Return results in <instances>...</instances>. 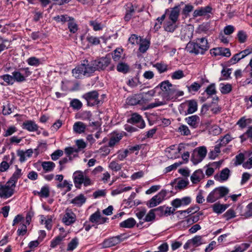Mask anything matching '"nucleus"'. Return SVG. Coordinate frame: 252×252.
Instances as JSON below:
<instances>
[{
  "mask_svg": "<svg viewBox=\"0 0 252 252\" xmlns=\"http://www.w3.org/2000/svg\"><path fill=\"white\" fill-rule=\"evenodd\" d=\"M191 202V198L189 196L182 198H176L171 202V205L175 208H177L182 206H187Z\"/></svg>",
  "mask_w": 252,
  "mask_h": 252,
  "instance_id": "f3484780",
  "label": "nucleus"
},
{
  "mask_svg": "<svg viewBox=\"0 0 252 252\" xmlns=\"http://www.w3.org/2000/svg\"><path fill=\"white\" fill-rule=\"evenodd\" d=\"M211 54L215 56L221 55L224 57H229L231 56L230 50L229 48H217L211 50Z\"/></svg>",
  "mask_w": 252,
  "mask_h": 252,
  "instance_id": "412c9836",
  "label": "nucleus"
},
{
  "mask_svg": "<svg viewBox=\"0 0 252 252\" xmlns=\"http://www.w3.org/2000/svg\"><path fill=\"white\" fill-rule=\"evenodd\" d=\"M83 98L87 101L89 106H92L102 103L98 98V93L96 91H91L84 94Z\"/></svg>",
  "mask_w": 252,
  "mask_h": 252,
  "instance_id": "9b49d317",
  "label": "nucleus"
},
{
  "mask_svg": "<svg viewBox=\"0 0 252 252\" xmlns=\"http://www.w3.org/2000/svg\"><path fill=\"white\" fill-rule=\"evenodd\" d=\"M185 120L189 125L194 128L197 127L200 122L199 117L196 115L188 117Z\"/></svg>",
  "mask_w": 252,
  "mask_h": 252,
  "instance_id": "a878e982",
  "label": "nucleus"
},
{
  "mask_svg": "<svg viewBox=\"0 0 252 252\" xmlns=\"http://www.w3.org/2000/svg\"><path fill=\"white\" fill-rule=\"evenodd\" d=\"M251 122V120L243 117L239 120L237 123V125L239 126L241 128H244L246 127L248 124H250Z\"/></svg>",
  "mask_w": 252,
  "mask_h": 252,
  "instance_id": "3c124183",
  "label": "nucleus"
},
{
  "mask_svg": "<svg viewBox=\"0 0 252 252\" xmlns=\"http://www.w3.org/2000/svg\"><path fill=\"white\" fill-rule=\"evenodd\" d=\"M167 193L168 192L166 190L162 189L147 202V205L149 208H153L157 206L164 200Z\"/></svg>",
  "mask_w": 252,
  "mask_h": 252,
  "instance_id": "9d476101",
  "label": "nucleus"
},
{
  "mask_svg": "<svg viewBox=\"0 0 252 252\" xmlns=\"http://www.w3.org/2000/svg\"><path fill=\"white\" fill-rule=\"evenodd\" d=\"M243 216L246 218H252V202L246 206Z\"/></svg>",
  "mask_w": 252,
  "mask_h": 252,
  "instance_id": "5fc2aeb1",
  "label": "nucleus"
},
{
  "mask_svg": "<svg viewBox=\"0 0 252 252\" xmlns=\"http://www.w3.org/2000/svg\"><path fill=\"white\" fill-rule=\"evenodd\" d=\"M136 222L133 218H130L121 222L120 223V226L122 228H131L135 226Z\"/></svg>",
  "mask_w": 252,
  "mask_h": 252,
  "instance_id": "2f4dec72",
  "label": "nucleus"
},
{
  "mask_svg": "<svg viewBox=\"0 0 252 252\" xmlns=\"http://www.w3.org/2000/svg\"><path fill=\"white\" fill-rule=\"evenodd\" d=\"M126 12L124 17L126 21H129L132 18L133 13L135 12V8L131 3H127L126 5Z\"/></svg>",
  "mask_w": 252,
  "mask_h": 252,
  "instance_id": "c85d7f7f",
  "label": "nucleus"
},
{
  "mask_svg": "<svg viewBox=\"0 0 252 252\" xmlns=\"http://www.w3.org/2000/svg\"><path fill=\"white\" fill-rule=\"evenodd\" d=\"M123 52V49L121 48H118L116 49L112 54V58L113 60L115 62L120 61Z\"/></svg>",
  "mask_w": 252,
  "mask_h": 252,
  "instance_id": "37998d69",
  "label": "nucleus"
},
{
  "mask_svg": "<svg viewBox=\"0 0 252 252\" xmlns=\"http://www.w3.org/2000/svg\"><path fill=\"white\" fill-rule=\"evenodd\" d=\"M159 73H163L167 70V65L163 63H157L154 65Z\"/></svg>",
  "mask_w": 252,
  "mask_h": 252,
  "instance_id": "69168bd1",
  "label": "nucleus"
},
{
  "mask_svg": "<svg viewBox=\"0 0 252 252\" xmlns=\"http://www.w3.org/2000/svg\"><path fill=\"white\" fill-rule=\"evenodd\" d=\"M70 106L74 109L79 110L82 107V103L79 99L75 98L70 101Z\"/></svg>",
  "mask_w": 252,
  "mask_h": 252,
  "instance_id": "603ef678",
  "label": "nucleus"
},
{
  "mask_svg": "<svg viewBox=\"0 0 252 252\" xmlns=\"http://www.w3.org/2000/svg\"><path fill=\"white\" fill-rule=\"evenodd\" d=\"M205 92L209 95L215 94L217 93L215 84L214 83H212L208 86L205 90Z\"/></svg>",
  "mask_w": 252,
  "mask_h": 252,
  "instance_id": "bf43d9fd",
  "label": "nucleus"
},
{
  "mask_svg": "<svg viewBox=\"0 0 252 252\" xmlns=\"http://www.w3.org/2000/svg\"><path fill=\"white\" fill-rule=\"evenodd\" d=\"M182 163L183 162L180 161L175 162V163L166 167L164 169V172L167 173L171 172L172 170H176L177 167L180 166L181 164H182Z\"/></svg>",
  "mask_w": 252,
  "mask_h": 252,
  "instance_id": "680f3d73",
  "label": "nucleus"
},
{
  "mask_svg": "<svg viewBox=\"0 0 252 252\" xmlns=\"http://www.w3.org/2000/svg\"><path fill=\"white\" fill-rule=\"evenodd\" d=\"M221 147L219 145V143H217V144L214 147V149L209 153V157L211 159H215L219 154L220 152V148Z\"/></svg>",
  "mask_w": 252,
  "mask_h": 252,
  "instance_id": "a19ab883",
  "label": "nucleus"
},
{
  "mask_svg": "<svg viewBox=\"0 0 252 252\" xmlns=\"http://www.w3.org/2000/svg\"><path fill=\"white\" fill-rule=\"evenodd\" d=\"M33 193L42 198H47L50 194L49 188L47 186H43L41 188L40 191H34Z\"/></svg>",
  "mask_w": 252,
  "mask_h": 252,
  "instance_id": "7c9ffc66",
  "label": "nucleus"
},
{
  "mask_svg": "<svg viewBox=\"0 0 252 252\" xmlns=\"http://www.w3.org/2000/svg\"><path fill=\"white\" fill-rule=\"evenodd\" d=\"M178 131L183 135L188 136L190 134L189 127L184 125H181L179 127Z\"/></svg>",
  "mask_w": 252,
  "mask_h": 252,
  "instance_id": "4d7b16f0",
  "label": "nucleus"
},
{
  "mask_svg": "<svg viewBox=\"0 0 252 252\" xmlns=\"http://www.w3.org/2000/svg\"><path fill=\"white\" fill-rule=\"evenodd\" d=\"M240 138L242 142L248 139H250V141L252 140V126H248L246 132L241 135Z\"/></svg>",
  "mask_w": 252,
  "mask_h": 252,
  "instance_id": "f704fd0d",
  "label": "nucleus"
},
{
  "mask_svg": "<svg viewBox=\"0 0 252 252\" xmlns=\"http://www.w3.org/2000/svg\"><path fill=\"white\" fill-rule=\"evenodd\" d=\"M209 48V43L205 37L198 38L192 42H189L186 49L190 53L195 55L204 54Z\"/></svg>",
  "mask_w": 252,
  "mask_h": 252,
  "instance_id": "f03ea898",
  "label": "nucleus"
},
{
  "mask_svg": "<svg viewBox=\"0 0 252 252\" xmlns=\"http://www.w3.org/2000/svg\"><path fill=\"white\" fill-rule=\"evenodd\" d=\"M180 4L176 5L171 9L170 14L169 15V21H167L164 26L165 31L169 32H173L176 29V23L178 21L180 12Z\"/></svg>",
  "mask_w": 252,
  "mask_h": 252,
  "instance_id": "7ed1b4c3",
  "label": "nucleus"
},
{
  "mask_svg": "<svg viewBox=\"0 0 252 252\" xmlns=\"http://www.w3.org/2000/svg\"><path fill=\"white\" fill-rule=\"evenodd\" d=\"M87 40L91 45H96L100 43L99 39L95 36H88L87 37Z\"/></svg>",
  "mask_w": 252,
  "mask_h": 252,
  "instance_id": "774afa93",
  "label": "nucleus"
},
{
  "mask_svg": "<svg viewBox=\"0 0 252 252\" xmlns=\"http://www.w3.org/2000/svg\"><path fill=\"white\" fill-rule=\"evenodd\" d=\"M248 36L246 32L243 31H240L237 33V38L238 41L241 43L245 42L247 40Z\"/></svg>",
  "mask_w": 252,
  "mask_h": 252,
  "instance_id": "6e6d98bb",
  "label": "nucleus"
},
{
  "mask_svg": "<svg viewBox=\"0 0 252 252\" xmlns=\"http://www.w3.org/2000/svg\"><path fill=\"white\" fill-rule=\"evenodd\" d=\"M10 41L6 39H2L0 43V53L9 47Z\"/></svg>",
  "mask_w": 252,
  "mask_h": 252,
  "instance_id": "0e129e2a",
  "label": "nucleus"
},
{
  "mask_svg": "<svg viewBox=\"0 0 252 252\" xmlns=\"http://www.w3.org/2000/svg\"><path fill=\"white\" fill-rule=\"evenodd\" d=\"M212 8L210 6L205 7H201L195 10L193 13L194 17L199 16H204L207 15L208 14L211 13Z\"/></svg>",
  "mask_w": 252,
  "mask_h": 252,
  "instance_id": "aec40b11",
  "label": "nucleus"
},
{
  "mask_svg": "<svg viewBox=\"0 0 252 252\" xmlns=\"http://www.w3.org/2000/svg\"><path fill=\"white\" fill-rule=\"evenodd\" d=\"M156 213L154 209L149 211L148 213L145 215V218L143 219L144 221L149 222L154 220L155 219Z\"/></svg>",
  "mask_w": 252,
  "mask_h": 252,
  "instance_id": "49530a36",
  "label": "nucleus"
},
{
  "mask_svg": "<svg viewBox=\"0 0 252 252\" xmlns=\"http://www.w3.org/2000/svg\"><path fill=\"white\" fill-rule=\"evenodd\" d=\"M75 144L77 147V148H76V149L77 150L78 152L85 149L87 146L86 143L83 139L77 140L75 142Z\"/></svg>",
  "mask_w": 252,
  "mask_h": 252,
  "instance_id": "e2e57ef3",
  "label": "nucleus"
},
{
  "mask_svg": "<svg viewBox=\"0 0 252 252\" xmlns=\"http://www.w3.org/2000/svg\"><path fill=\"white\" fill-rule=\"evenodd\" d=\"M15 167V171L13 173L12 176L7 181V182L9 183L13 186H15V187H16V183H17L18 179H19L22 175L21 169H19L17 165H16Z\"/></svg>",
  "mask_w": 252,
  "mask_h": 252,
  "instance_id": "b1692460",
  "label": "nucleus"
},
{
  "mask_svg": "<svg viewBox=\"0 0 252 252\" xmlns=\"http://www.w3.org/2000/svg\"><path fill=\"white\" fill-rule=\"evenodd\" d=\"M207 150L205 146H202L196 148L191 156V161L194 164H197L201 162L206 157Z\"/></svg>",
  "mask_w": 252,
  "mask_h": 252,
  "instance_id": "0eeeda50",
  "label": "nucleus"
},
{
  "mask_svg": "<svg viewBox=\"0 0 252 252\" xmlns=\"http://www.w3.org/2000/svg\"><path fill=\"white\" fill-rule=\"evenodd\" d=\"M232 89V85L230 84L220 83V90L221 94H227L231 92Z\"/></svg>",
  "mask_w": 252,
  "mask_h": 252,
  "instance_id": "4c0bfd02",
  "label": "nucleus"
},
{
  "mask_svg": "<svg viewBox=\"0 0 252 252\" xmlns=\"http://www.w3.org/2000/svg\"><path fill=\"white\" fill-rule=\"evenodd\" d=\"M76 221V215L70 209H66L62 218V221L66 225H69Z\"/></svg>",
  "mask_w": 252,
  "mask_h": 252,
  "instance_id": "2eb2a0df",
  "label": "nucleus"
},
{
  "mask_svg": "<svg viewBox=\"0 0 252 252\" xmlns=\"http://www.w3.org/2000/svg\"><path fill=\"white\" fill-rule=\"evenodd\" d=\"M185 76L183 71L178 70L173 72L171 75V78L174 80L180 79Z\"/></svg>",
  "mask_w": 252,
  "mask_h": 252,
  "instance_id": "864d4df0",
  "label": "nucleus"
},
{
  "mask_svg": "<svg viewBox=\"0 0 252 252\" xmlns=\"http://www.w3.org/2000/svg\"><path fill=\"white\" fill-rule=\"evenodd\" d=\"M117 70L120 72L126 73L129 70V66L125 63L121 62L117 65Z\"/></svg>",
  "mask_w": 252,
  "mask_h": 252,
  "instance_id": "79ce46f5",
  "label": "nucleus"
},
{
  "mask_svg": "<svg viewBox=\"0 0 252 252\" xmlns=\"http://www.w3.org/2000/svg\"><path fill=\"white\" fill-rule=\"evenodd\" d=\"M123 135L121 133H113L111 134L110 140L108 143V146L110 147H113L117 144L122 139Z\"/></svg>",
  "mask_w": 252,
  "mask_h": 252,
  "instance_id": "cd10ccee",
  "label": "nucleus"
},
{
  "mask_svg": "<svg viewBox=\"0 0 252 252\" xmlns=\"http://www.w3.org/2000/svg\"><path fill=\"white\" fill-rule=\"evenodd\" d=\"M86 200V198L83 194H80L70 201V203L77 206H82Z\"/></svg>",
  "mask_w": 252,
  "mask_h": 252,
  "instance_id": "c756f323",
  "label": "nucleus"
},
{
  "mask_svg": "<svg viewBox=\"0 0 252 252\" xmlns=\"http://www.w3.org/2000/svg\"><path fill=\"white\" fill-rule=\"evenodd\" d=\"M73 186L71 182L68 181L66 180H63V182H61L57 185V187L58 189L66 188V191L68 192L71 190Z\"/></svg>",
  "mask_w": 252,
  "mask_h": 252,
  "instance_id": "c9c22d12",
  "label": "nucleus"
},
{
  "mask_svg": "<svg viewBox=\"0 0 252 252\" xmlns=\"http://www.w3.org/2000/svg\"><path fill=\"white\" fill-rule=\"evenodd\" d=\"M181 107L187 109L185 115L190 114L194 113L197 110V103L194 100H189L181 104Z\"/></svg>",
  "mask_w": 252,
  "mask_h": 252,
  "instance_id": "ddd939ff",
  "label": "nucleus"
},
{
  "mask_svg": "<svg viewBox=\"0 0 252 252\" xmlns=\"http://www.w3.org/2000/svg\"><path fill=\"white\" fill-rule=\"evenodd\" d=\"M230 176V170L228 168L222 169L219 175H216L215 178L219 181L223 182L226 181Z\"/></svg>",
  "mask_w": 252,
  "mask_h": 252,
  "instance_id": "393cba45",
  "label": "nucleus"
},
{
  "mask_svg": "<svg viewBox=\"0 0 252 252\" xmlns=\"http://www.w3.org/2000/svg\"><path fill=\"white\" fill-rule=\"evenodd\" d=\"M15 187L8 182L4 185L0 184V197L4 199L10 197L14 192Z\"/></svg>",
  "mask_w": 252,
  "mask_h": 252,
  "instance_id": "f8f14e48",
  "label": "nucleus"
},
{
  "mask_svg": "<svg viewBox=\"0 0 252 252\" xmlns=\"http://www.w3.org/2000/svg\"><path fill=\"white\" fill-rule=\"evenodd\" d=\"M72 17H69L67 15H58L54 18V20L58 22H62L64 23L65 22H69Z\"/></svg>",
  "mask_w": 252,
  "mask_h": 252,
  "instance_id": "a18cd8bd",
  "label": "nucleus"
},
{
  "mask_svg": "<svg viewBox=\"0 0 252 252\" xmlns=\"http://www.w3.org/2000/svg\"><path fill=\"white\" fill-rule=\"evenodd\" d=\"M242 59H243V57L239 52L233 55V57L230 59L228 63L230 64H234Z\"/></svg>",
  "mask_w": 252,
  "mask_h": 252,
  "instance_id": "13d9d810",
  "label": "nucleus"
},
{
  "mask_svg": "<svg viewBox=\"0 0 252 252\" xmlns=\"http://www.w3.org/2000/svg\"><path fill=\"white\" fill-rule=\"evenodd\" d=\"M128 122L133 124H137L138 126L142 128H144L145 124L142 117L137 113L132 114L130 119L128 120Z\"/></svg>",
  "mask_w": 252,
  "mask_h": 252,
  "instance_id": "a211bd4d",
  "label": "nucleus"
},
{
  "mask_svg": "<svg viewBox=\"0 0 252 252\" xmlns=\"http://www.w3.org/2000/svg\"><path fill=\"white\" fill-rule=\"evenodd\" d=\"M68 28L69 32L73 33H75L77 31L78 26L73 18H72L68 23Z\"/></svg>",
  "mask_w": 252,
  "mask_h": 252,
  "instance_id": "c03bdc74",
  "label": "nucleus"
},
{
  "mask_svg": "<svg viewBox=\"0 0 252 252\" xmlns=\"http://www.w3.org/2000/svg\"><path fill=\"white\" fill-rule=\"evenodd\" d=\"M228 204H220L219 203H215L213 205L212 208L213 211L217 214H221L223 213L228 207Z\"/></svg>",
  "mask_w": 252,
  "mask_h": 252,
  "instance_id": "473e14b6",
  "label": "nucleus"
},
{
  "mask_svg": "<svg viewBox=\"0 0 252 252\" xmlns=\"http://www.w3.org/2000/svg\"><path fill=\"white\" fill-rule=\"evenodd\" d=\"M72 178L75 187L77 189H80L82 184L85 187H88L92 184L90 178L80 170L75 171L73 174Z\"/></svg>",
  "mask_w": 252,
  "mask_h": 252,
  "instance_id": "20e7f679",
  "label": "nucleus"
},
{
  "mask_svg": "<svg viewBox=\"0 0 252 252\" xmlns=\"http://www.w3.org/2000/svg\"><path fill=\"white\" fill-rule=\"evenodd\" d=\"M41 166L45 172L52 171L55 167V163L52 161H43Z\"/></svg>",
  "mask_w": 252,
  "mask_h": 252,
  "instance_id": "72a5a7b5",
  "label": "nucleus"
},
{
  "mask_svg": "<svg viewBox=\"0 0 252 252\" xmlns=\"http://www.w3.org/2000/svg\"><path fill=\"white\" fill-rule=\"evenodd\" d=\"M122 235H120L104 240L102 243L103 247L110 248L117 245L122 241Z\"/></svg>",
  "mask_w": 252,
  "mask_h": 252,
  "instance_id": "dca6fc26",
  "label": "nucleus"
},
{
  "mask_svg": "<svg viewBox=\"0 0 252 252\" xmlns=\"http://www.w3.org/2000/svg\"><path fill=\"white\" fill-rule=\"evenodd\" d=\"M73 76L76 78H79L82 75H89L93 73V70L90 68V64L87 61H84L83 63L76 67L72 70Z\"/></svg>",
  "mask_w": 252,
  "mask_h": 252,
  "instance_id": "423d86ee",
  "label": "nucleus"
},
{
  "mask_svg": "<svg viewBox=\"0 0 252 252\" xmlns=\"http://www.w3.org/2000/svg\"><path fill=\"white\" fill-rule=\"evenodd\" d=\"M32 74L29 67L20 68L12 73L13 81L17 82H23L26 80V78Z\"/></svg>",
  "mask_w": 252,
  "mask_h": 252,
  "instance_id": "6e6552de",
  "label": "nucleus"
},
{
  "mask_svg": "<svg viewBox=\"0 0 252 252\" xmlns=\"http://www.w3.org/2000/svg\"><path fill=\"white\" fill-rule=\"evenodd\" d=\"M66 237V235H60L57 236L55 239L51 241L50 247L52 248H55L58 245H60L61 242Z\"/></svg>",
  "mask_w": 252,
  "mask_h": 252,
  "instance_id": "58836bf2",
  "label": "nucleus"
},
{
  "mask_svg": "<svg viewBox=\"0 0 252 252\" xmlns=\"http://www.w3.org/2000/svg\"><path fill=\"white\" fill-rule=\"evenodd\" d=\"M189 240L193 248L198 247L202 244V237L201 236H195L193 238Z\"/></svg>",
  "mask_w": 252,
  "mask_h": 252,
  "instance_id": "8fccbe9b",
  "label": "nucleus"
},
{
  "mask_svg": "<svg viewBox=\"0 0 252 252\" xmlns=\"http://www.w3.org/2000/svg\"><path fill=\"white\" fill-rule=\"evenodd\" d=\"M27 62L30 65L35 66H37L40 63V60L34 57H32L29 58L27 60Z\"/></svg>",
  "mask_w": 252,
  "mask_h": 252,
  "instance_id": "052dcab7",
  "label": "nucleus"
},
{
  "mask_svg": "<svg viewBox=\"0 0 252 252\" xmlns=\"http://www.w3.org/2000/svg\"><path fill=\"white\" fill-rule=\"evenodd\" d=\"M110 58L105 57L93 61L91 64H90V68L93 70V73L96 70L104 69L110 63Z\"/></svg>",
  "mask_w": 252,
  "mask_h": 252,
  "instance_id": "1a4fd4ad",
  "label": "nucleus"
},
{
  "mask_svg": "<svg viewBox=\"0 0 252 252\" xmlns=\"http://www.w3.org/2000/svg\"><path fill=\"white\" fill-rule=\"evenodd\" d=\"M229 192V189L224 187L215 188L208 195L206 200L209 203H213L220 198H222Z\"/></svg>",
  "mask_w": 252,
  "mask_h": 252,
  "instance_id": "39448f33",
  "label": "nucleus"
},
{
  "mask_svg": "<svg viewBox=\"0 0 252 252\" xmlns=\"http://www.w3.org/2000/svg\"><path fill=\"white\" fill-rule=\"evenodd\" d=\"M64 152L65 154L67 156H71V155H73V157H77L78 156V151L76 149V147H66L64 149Z\"/></svg>",
  "mask_w": 252,
  "mask_h": 252,
  "instance_id": "de8ad7c7",
  "label": "nucleus"
},
{
  "mask_svg": "<svg viewBox=\"0 0 252 252\" xmlns=\"http://www.w3.org/2000/svg\"><path fill=\"white\" fill-rule=\"evenodd\" d=\"M87 128V126L81 121L75 122L73 126V131L77 134L85 133Z\"/></svg>",
  "mask_w": 252,
  "mask_h": 252,
  "instance_id": "4be33fe9",
  "label": "nucleus"
},
{
  "mask_svg": "<svg viewBox=\"0 0 252 252\" xmlns=\"http://www.w3.org/2000/svg\"><path fill=\"white\" fill-rule=\"evenodd\" d=\"M107 220L108 218L102 217L99 211H97L93 214L90 217V220L91 222L98 224L105 223Z\"/></svg>",
  "mask_w": 252,
  "mask_h": 252,
  "instance_id": "6ab92c4d",
  "label": "nucleus"
},
{
  "mask_svg": "<svg viewBox=\"0 0 252 252\" xmlns=\"http://www.w3.org/2000/svg\"><path fill=\"white\" fill-rule=\"evenodd\" d=\"M159 86L161 90V95L166 100L176 99L179 96L184 95L183 91L178 90L177 87L169 81L162 82Z\"/></svg>",
  "mask_w": 252,
  "mask_h": 252,
  "instance_id": "f257e3e1",
  "label": "nucleus"
},
{
  "mask_svg": "<svg viewBox=\"0 0 252 252\" xmlns=\"http://www.w3.org/2000/svg\"><path fill=\"white\" fill-rule=\"evenodd\" d=\"M202 215V213L199 212L189 216L186 220L187 223L191 224L198 221L200 220V217Z\"/></svg>",
  "mask_w": 252,
  "mask_h": 252,
  "instance_id": "ea45409f",
  "label": "nucleus"
},
{
  "mask_svg": "<svg viewBox=\"0 0 252 252\" xmlns=\"http://www.w3.org/2000/svg\"><path fill=\"white\" fill-rule=\"evenodd\" d=\"M205 176L201 169H198L195 171L190 176V181L193 184L198 183L204 178Z\"/></svg>",
  "mask_w": 252,
  "mask_h": 252,
  "instance_id": "5701e85b",
  "label": "nucleus"
},
{
  "mask_svg": "<svg viewBox=\"0 0 252 252\" xmlns=\"http://www.w3.org/2000/svg\"><path fill=\"white\" fill-rule=\"evenodd\" d=\"M233 138L230 135L227 134L225 135L221 139H220L217 141L216 143H219V145L222 147L225 146L228 143H229Z\"/></svg>",
  "mask_w": 252,
  "mask_h": 252,
  "instance_id": "e433bc0d",
  "label": "nucleus"
},
{
  "mask_svg": "<svg viewBox=\"0 0 252 252\" xmlns=\"http://www.w3.org/2000/svg\"><path fill=\"white\" fill-rule=\"evenodd\" d=\"M184 148V146L182 144H180L178 146L172 145L167 149L166 152L168 153L167 156L169 158H177L180 157L179 154Z\"/></svg>",
  "mask_w": 252,
  "mask_h": 252,
  "instance_id": "4468645a",
  "label": "nucleus"
},
{
  "mask_svg": "<svg viewBox=\"0 0 252 252\" xmlns=\"http://www.w3.org/2000/svg\"><path fill=\"white\" fill-rule=\"evenodd\" d=\"M128 41L132 44H138L141 42V38L136 34H132L128 38Z\"/></svg>",
  "mask_w": 252,
  "mask_h": 252,
  "instance_id": "338daca9",
  "label": "nucleus"
},
{
  "mask_svg": "<svg viewBox=\"0 0 252 252\" xmlns=\"http://www.w3.org/2000/svg\"><path fill=\"white\" fill-rule=\"evenodd\" d=\"M78 239L74 238L68 243L66 250L67 251H73L78 245Z\"/></svg>",
  "mask_w": 252,
  "mask_h": 252,
  "instance_id": "09e8293b",
  "label": "nucleus"
},
{
  "mask_svg": "<svg viewBox=\"0 0 252 252\" xmlns=\"http://www.w3.org/2000/svg\"><path fill=\"white\" fill-rule=\"evenodd\" d=\"M23 128L29 131H35L38 130V126L34 121L28 120L23 123Z\"/></svg>",
  "mask_w": 252,
  "mask_h": 252,
  "instance_id": "bb28decb",
  "label": "nucleus"
}]
</instances>
